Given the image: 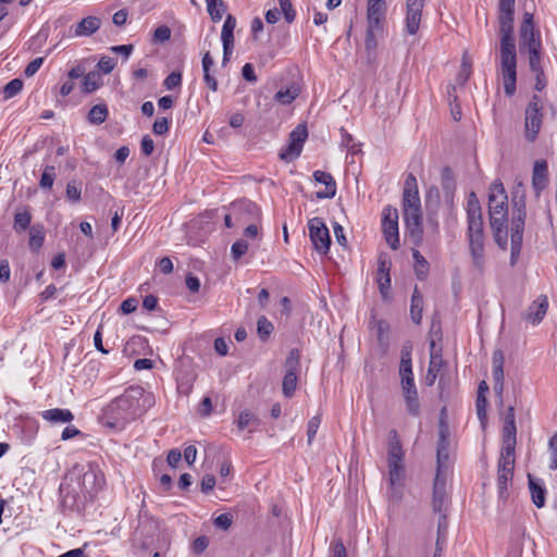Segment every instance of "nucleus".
Segmentation results:
<instances>
[{"label":"nucleus","instance_id":"1","mask_svg":"<svg viewBox=\"0 0 557 557\" xmlns=\"http://www.w3.org/2000/svg\"><path fill=\"white\" fill-rule=\"evenodd\" d=\"M152 403V395L146 393L141 386H129L102 409L100 421L107 428L122 431L140 417Z\"/></svg>","mask_w":557,"mask_h":557},{"label":"nucleus","instance_id":"2","mask_svg":"<svg viewBox=\"0 0 557 557\" xmlns=\"http://www.w3.org/2000/svg\"><path fill=\"white\" fill-rule=\"evenodd\" d=\"M513 14L498 13L499 54L497 72L504 85L506 96L517 90V47L513 36Z\"/></svg>","mask_w":557,"mask_h":557},{"label":"nucleus","instance_id":"3","mask_svg":"<svg viewBox=\"0 0 557 557\" xmlns=\"http://www.w3.org/2000/svg\"><path fill=\"white\" fill-rule=\"evenodd\" d=\"M449 429L441 419L438 424V443L436 449V473L433 482L432 507L433 511L446 513L448 507L447 476L449 472Z\"/></svg>","mask_w":557,"mask_h":557},{"label":"nucleus","instance_id":"4","mask_svg":"<svg viewBox=\"0 0 557 557\" xmlns=\"http://www.w3.org/2000/svg\"><path fill=\"white\" fill-rule=\"evenodd\" d=\"M467 238L472 265L482 272L485 268V245L482 209L474 193H471L467 201Z\"/></svg>","mask_w":557,"mask_h":557},{"label":"nucleus","instance_id":"5","mask_svg":"<svg viewBox=\"0 0 557 557\" xmlns=\"http://www.w3.org/2000/svg\"><path fill=\"white\" fill-rule=\"evenodd\" d=\"M519 52L528 64L543 62L544 48L540 29L534 24L533 14L525 12L519 27Z\"/></svg>","mask_w":557,"mask_h":557},{"label":"nucleus","instance_id":"6","mask_svg":"<svg viewBox=\"0 0 557 557\" xmlns=\"http://www.w3.org/2000/svg\"><path fill=\"white\" fill-rule=\"evenodd\" d=\"M543 110L541 96L533 95L524 111V137L529 143H534L540 134L544 119Z\"/></svg>","mask_w":557,"mask_h":557},{"label":"nucleus","instance_id":"7","mask_svg":"<svg viewBox=\"0 0 557 557\" xmlns=\"http://www.w3.org/2000/svg\"><path fill=\"white\" fill-rule=\"evenodd\" d=\"M285 375L282 383V389L285 397L290 398L297 387L298 382V370L300 367V351L297 348H293L284 363Z\"/></svg>","mask_w":557,"mask_h":557},{"label":"nucleus","instance_id":"8","mask_svg":"<svg viewBox=\"0 0 557 557\" xmlns=\"http://www.w3.org/2000/svg\"><path fill=\"white\" fill-rule=\"evenodd\" d=\"M308 230L314 249L321 255H326L330 250L331 237L323 220L321 218L309 220Z\"/></svg>","mask_w":557,"mask_h":557},{"label":"nucleus","instance_id":"9","mask_svg":"<svg viewBox=\"0 0 557 557\" xmlns=\"http://www.w3.org/2000/svg\"><path fill=\"white\" fill-rule=\"evenodd\" d=\"M515 469V454L500 453L497 469V487L500 498L506 497L509 482L512 480Z\"/></svg>","mask_w":557,"mask_h":557},{"label":"nucleus","instance_id":"10","mask_svg":"<svg viewBox=\"0 0 557 557\" xmlns=\"http://www.w3.org/2000/svg\"><path fill=\"white\" fill-rule=\"evenodd\" d=\"M382 228L387 245L396 250L399 247L398 213L396 209L384 208Z\"/></svg>","mask_w":557,"mask_h":557},{"label":"nucleus","instance_id":"11","mask_svg":"<svg viewBox=\"0 0 557 557\" xmlns=\"http://www.w3.org/2000/svg\"><path fill=\"white\" fill-rule=\"evenodd\" d=\"M488 213H508V197L503 183L495 181L490 186Z\"/></svg>","mask_w":557,"mask_h":557},{"label":"nucleus","instance_id":"12","mask_svg":"<svg viewBox=\"0 0 557 557\" xmlns=\"http://www.w3.org/2000/svg\"><path fill=\"white\" fill-rule=\"evenodd\" d=\"M106 483L104 474L96 463H89L87 470L82 475L83 490L92 495L100 491Z\"/></svg>","mask_w":557,"mask_h":557},{"label":"nucleus","instance_id":"13","mask_svg":"<svg viewBox=\"0 0 557 557\" xmlns=\"http://www.w3.org/2000/svg\"><path fill=\"white\" fill-rule=\"evenodd\" d=\"M403 207L405 210H421L420 196L417 185V178L412 173H409L405 181L403 194Z\"/></svg>","mask_w":557,"mask_h":557},{"label":"nucleus","instance_id":"14","mask_svg":"<svg viewBox=\"0 0 557 557\" xmlns=\"http://www.w3.org/2000/svg\"><path fill=\"white\" fill-rule=\"evenodd\" d=\"M388 467V483L391 488V496L399 499L405 482V466L404 461H387Z\"/></svg>","mask_w":557,"mask_h":557},{"label":"nucleus","instance_id":"15","mask_svg":"<svg viewBox=\"0 0 557 557\" xmlns=\"http://www.w3.org/2000/svg\"><path fill=\"white\" fill-rule=\"evenodd\" d=\"M392 262L386 253H381L377 258L376 283L379 290L384 299L387 298L391 288Z\"/></svg>","mask_w":557,"mask_h":557},{"label":"nucleus","instance_id":"16","mask_svg":"<svg viewBox=\"0 0 557 557\" xmlns=\"http://www.w3.org/2000/svg\"><path fill=\"white\" fill-rule=\"evenodd\" d=\"M424 0H407L406 32L416 35L419 30Z\"/></svg>","mask_w":557,"mask_h":557},{"label":"nucleus","instance_id":"17","mask_svg":"<svg viewBox=\"0 0 557 557\" xmlns=\"http://www.w3.org/2000/svg\"><path fill=\"white\" fill-rule=\"evenodd\" d=\"M404 221L406 230L411 237L412 242L418 245L422 240V212L421 210H405Z\"/></svg>","mask_w":557,"mask_h":557},{"label":"nucleus","instance_id":"18","mask_svg":"<svg viewBox=\"0 0 557 557\" xmlns=\"http://www.w3.org/2000/svg\"><path fill=\"white\" fill-rule=\"evenodd\" d=\"M313 178L315 182L325 186L324 190H319L315 193V197L318 199H331L335 197L337 189L336 182L330 173L317 170L313 172Z\"/></svg>","mask_w":557,"mask_h":557},{"label":"nucleus","instance_id":"19","mask_svg":"<svg viewBox=\"0 0 557 557\" xmlns=\"http://www.w3.org/2000/svg\"><path fill=\"white\" fill-rule=\"evenodd\" d=\"M444 360L441 351L435 349V342L432 341L430 344V362L425 376L426 385L432 386L443 367Z\"/></svg>","mask_w":557,"mask_h":557},{"label":"nucleus","instance_id":"20","mask_svg":"<svg viewBox=\"0 0 557 557\" xmlns=\"http://www.w3.org/2000/svg\"><path fill=\"white\" fill-rule=\"evenodd\" d=\"M101 26V20L90 15L71 27L73 37H88L95 34Z\"/></svg>","mask_w":557,"mask_h":557},{"label":"nucleus","instance_id":"21","mask_svg":"<svg viewBox=\"0 0 557 557\" xmlns=\"http://www.w3.org/2000/svg\"><path fill=\"white\" fill-rule=\"evenodd\" d=\"M548 308V299L547 296L541 295L539 296L528 308L525 313V320L532 322L533 324L540 323L545 317Z\"/></svg>","mask_w":557,"mask_h":557},{"label":"nucleus","instance_id":"22","mask_svg":"<svg viewBox=\"0 0 557 557\" xmlns=\"http://www.w3.org/2000/svg\"><path fill=\"white\" fill-rule=\"evenodd\" d=\"M41 418L51 424L69 423L73 421L74 414L70 409L53 408L44 410L40 413Z\"/></svg>","mask_w":557,"mask_h":557},{"label":"nucleus","instance_id":"23","mask_svg":"<svg viewBox=\"0 0 557 557\" xmlns=\"http://www.w3.org/2000/svg\"><path fill=\"white\" fill-rule=\"evenodd\" d=\"M385 13H386V10H384V9L368 8V13H367V20H368L367 32L383 34Z\"/></svg>","mask_w":557,"mask_h":557},{"label":"nucleus","instance_id":"24","mask_svg":"<svg viewBox=\"0 0 557 557\" xmlns=\"http://www.w3.org/2000/svg\"><path fill=\"white\" fill-rule=\"evenodd\" d=\"M405 453L396 430L388 433L387 461H404Z\"/></svg>","mask_w":557,"mask_h":557},{"label":"nucleus","instance_id":"25","mask_svg":"<svg viewBox=\"0 0 557 557\" xmlns=\"http://www.w3.org/2000/svg\"><path fill=\"white\" fill-rule=\"evenodd\" d=\"M547 164L545 161H536L532 173V186L539 194L547 185Z\"/></svg>","mask_w":557,"mask_h":557},{"label":"nucleus","instance_id":"26","mask_svg":"<svg viewBox=\"0 0 557 557\" xmlns=\"http://www.w3.org/2000/svg\"><path fill=\"white\" fill-rule=\"evenodd\" d=\"M516 424L515 421H505L503 429V447L500 453L515 454Z\"/></svg>","mask_w":557,"mask_h":557},{"label":"nucleus","instance_id":"27","mask_svg":"<svg viewBox=\"0 0 557 557\" xmlns=\"http://www.w3.org/2000/svg\"><path fill=\"white\" fill-rule=\"evenodd\" d=\"M529 488L533 504L537 508H542L545 505L546 490L543 486L541 480L534 479L529 474Z\"/></svg>","mask_w":557,"mask_h":557},{"label":"nucleus","instance_id":"28","mask_svg":"<svg viewBox=\"0 0 557 557\" xmlns=\"http://www.w3.org/2000/svg\"><path fill=\"white\" fill-rule=\"evenodd\" d=\"M403 396L408 413L412 417H418L420 414L418 389L411 388L403 391Z\"/></svg>","mask_w":557,"mask_h":557},{"label":"nucleus","instance_id":"29","mask_svg":"<svg viewBox=\"0 0 557 557\" xmlns=\"http://www.w3.org/2000/svg\"><path fill=\"white\" fill-rule=\"evenodd\" d=\"M423 297L416 286L411 296L410 315L413 323L419 324L422 320Z\"/></svg>","mask_w":557,"mask_h":557},{"label":"nucleus","instance_id":"30","mask_svg":"<svg viewBox=\"0 0 557 557\" xmlns=\"http://www.w3.org/2000/svg\"><path fill=\"white\" fill-rule=\"evenodd\" d=\"M441 185L446 198H451L456 188L454 172L449 166H444L441 173Z\"/></svg>","mask_w":557,"mask_h":557},{"label":"nucleus","instance_id":"31","mask_svg":"<svg viewBox=\"0 0 557 557\" xmlns=\"http://www.w3.org/2000/svg\"><path fill=\"white\" fill-rule=\"evenodd\" d=\"M102 85L101 76L97 72H89L84 75L82 82V91L91 94Z\"/></svg>","mask_w":557,"mask_h":557},{"label":"nucleus","instance_id":"32","mask_svg":"<svg viewBox=\"0 0 557 557\" xmlns=\"http://www.w3.org/2000/svg\"><path fill=\"white\" fill-rule=\"evenodd\" d=\"M412 257L414 260V273L418 280L423 281L429 273V263L419 250L413 249Z\"/></svg>","mask_w":557,"mask_h":557},{"label":"nucleus","instance_id":"33","mask_svg":"<svg viewBox=\"0 0 557 557\" xmlns=\"http://www.w3.org/2000/svg\"><path fill=\"white\" fill-rule=\"evenodd\" d=\"M299 95V88L295 85H292L285 89L278 90L274 99L281 104H289L292 103Z\"/></svg>","mask_w":557,"mask_h":557},{"label":"nucleus","instance_id":"34","mask_svg":"<svg viewBox=\"0 0 557 557\" xmlns=\"http://www.w3.org/2000/svg\"><path fill=\"white\" fill-rule=\"evenodd\" d=\"M108 113L106 104H96L88 113V121L90 124L99 125L106 121Z\"/></svg>","mask_w":557,"mask_h":557},{"label":"nucleus","instance_id":"35","mask_svg":"<svg viewBox=\"0 0 557 557\" xmlns=\"http://www.w3.org/2000/svg\"><path fill=\"white\" fill-rule=\"evenodd\" d=\"M208 13L213 22L221 21L225 11L223 0H206Z\"/></svg>","mask_w":557,"mask_h":557},{"label":"nucleus","instance_id":"36","mask_svg":"<svg viewBox=\"0 0 557 557\" xmlns=\"http://www.w3.org/2000/svg\"><path fill=\"white\" fill-rule=\"evenodd\" d=\"M236 27V18L228 14L224 21L221 32V40L222 41H233L234 42V29Z\"/></svg>","mask_w":557,"mask_h":557},{"label":"nucleus","instance_id":"37","mask_svg":"<svg viewBox=\"0 0 557 557\" xmlns=\"http://www.w3.org/2000/svg\"><path fill=\"white\" fill-rule=\"evenodd\" d=\"M529 67H530V71L532 72V74L535 77L534 88L537 91H542L546 87V85H547V81H546V77H545V73H544V69L542 66V63L531 64V65H529Z\"/></svg>","mask_w":557,"mask_h":557},{"label":"nucleus","instance_id":"38","mask_svg":"<svg viewBox=\"0 0 557 557\" xmlns=\"http://www.w3.org/2000/svg\"><path fill=\"white\" fill-rule=\"evenodd\" d=\"M301 151L302 149L300 147L289 141L288 145L280 151L278 156L281 160L292 162L300 156Z\"/></svg>","mask_w":557,"mask_h":557},{"label":"nucleus","instance_id":"39","mask_svg":"<svg viewBox=\"0 0 557 557\" xmlns=\"http://www.w3.org/2000/svg\"><path fill=\"white\" fill-rule=\"evenodd\" d=\"M55 168L53 165H47L41 174L39 186L42 189H51L55 180Z\"/></svg>","mask_w":557,"mask_h":557},{"label":"nucleus","instance_id":"40","mask_svg":"<svg viewBox=\"0 0 557 557\" xmlns=\"http://www.w3.org/2000/svg\"><path fill=\"white\" fill-rule=\"evenodd\" d=\"M32 221V215L27 210H24L22 212H16L14 215V230L16 232H24L26 231Z\"/></svg>","mask_w":557,"mask_h":557},{"label":"nucleus","instance_id":"41","mask_svg":"<svg viewBox=\"0 0 557 557\" xmlns=\"http://www.w3.org/2000/svg\"><path fill=\"white\" fill-rule=\"evenodd\" d=\"M45 240V233L42 228H37L33 226L29 232V248L34 251H37L39 248H41Z\"/></svg>","mask_w":557,"mask_h":557},{"label":"nucleus","instance_id":"42","mask_svg":"<svg viewBox=\"0 0 557 557\" xmlns=\"http://www.w3.org/2000/svg\"><path fill=\"white\" fill-rule=\"evenodd\" d=\"M472 73L471 64L470 62L463 58L461 61L460 70L456 76V84L457 86L463 87L468 79L470 78Z\"/></svg>","mask_w":557,"mask_h":557},{"label":"nucleus","instance_id":"43","mask_svg":"<svg viewBox=\"0 0 557 557\" xmlns=\"http://www.w3.org/2000/svg\"><path fill=\"white\" fill-rule=\"evenodd\" d=\"M308 137V132L306 125H298L290 134L289 141L294 143L298 147L302 149L304 144Z\"/></svg>","mask_w":557,"mask_h":557},{"label":"nucleus","instance_id":"44","mask_svg":"<svg viewBox=\"0 0 557 557\" xmlns=\"http://www.w3.org/2000/svg\"><path fill=\"white\" fill-rule=\"evenodd\" d=\"M273 331V324L265 318L260 317L257 322V332L261 341H267Z\"/></svg>","mask_w":557,"mask_h":557},{"label":"nucleus","instance_id":"45","mask_svg":"<svg viewBox=\"0 0 557 557\" xmlns=\"http://www.w3.org/2000/svg\"><path fill=\"white\" fill-rule=\"evenodd\" d=\"M23 88V81L20 78H14L10 81L4 87H3V96L4 99H10L16 96Z\"/></svg>","mask_w":557,"mask_h":557},{"label":"nucleus","instance_id":"46","mask_svg":"<svg viewBox=\"0 0 557 557\" xmlns=\"http://www.w3.org/2000/svg\"><path fill=\"white\" fill-rule=\"evenodd\" d=\"M65 194H66V198L71 202H78L81 200V196H82L81 183H78L76 181L69 182L66 185Z\"/></svg>","mask_w":557,"mask_h":557},{"label":"nucleus","instance_id":"47","mask_svg":"<svg viewBox=\"0 0 557 557\" xmlns=\"http://www.w3.org/2000/svg\"><path fill=\"white\" fill-rule=\"evenodd\" d=\"M488 215H490V225H491L492 231L507 228L508 213H499V214L488 213Z\"/></svg>","mask_w":557,"mask_h":557},{"label":"nucleus","instance_id":"48","mask_svg":"<svg viewBox=\"0 0 557 557\" xmlns=\"http://www.w3.org/2000/svg\"><path fill=\"white\" fill-rule=\"evenodd\" d=\"M281 13H283L285 21L289 24L296 17V11L293 8L290 0H278Z\"/></svg>","mask_w":557,"mask_h":557},{"label":"nucleus","instance_id":"49","mask_svg":"<svg viewBox=\"0 0 557 557\" xmlns=\"http://www.w3.org/2000/svg\"><path fill=\"white\" fill-rule=\"evenodd\" d=\"M248 243L245 239L236 240L231 247V253L234 260L240 259L248 251Z\"/></svg>","mask_w":557,"mask_h":557},{"label":"nucleus","instance_id":"50","mask_svg":"<svg viewBox=\"0 0 557 557\" xmlns=\"http://www.w3.org/2000/svg\"><path fill=\"white\" fill-rule=\"evenodd\" d=\"M194 376L184 375L177 379V391L180 394L189 395L193 391Z\"/></svg>","mask_w":557,"mask_h":557},{"label":"nucleus","instance_id":"51","mask_svg":"<svg viewBox=\"0 0 557 557\" xmlns=\"http://www.w3.org/2000/svg\"><path fill=\"white\" fill-rule=\"evenodd\" d=\"M494 391L502 396L504 391V368L493 367Z\"/></svg>","mask_w":557,"mask_h":557},{"label":"nucleus","instance_id":"52","mask_svg":"<svg viewBox=\"0 0 557 557\" xmlns=\"http://www.w3.org/2000/svg\"><path fill=\"white\" fill-rule=\"evenodd\" d=\"M320 424H321V417L319 414L312 417L309 420L308 425H307L308 444L312 443V441L318 432V429L320 428Z\"/></svg>","mask_w":557,"mask_h":557},{"label":"nucleus","instance_id":"53","mask_svg":"<svg viewBox=\"0 0 557 557\" xmlns=\"http://www.w3.org/2000/svg\"><path fill=\"white\" fill-rule=\"evenodd\" d=\"M115 65L116 61L113 58L107 55L101 57L97 64L99 71L103 74H110L114 70Z\"/></svg>","mask_w":557,"mask_h":557},{"label":"nucleus","instance_id":"54","mask_svg":"<svg viewBox=\"0 0 557 557\" xmlns=\"http://www.w3.org/2000/svg\"><path fill=\"white\" fill-rule=\"evenodd\" d=\"M182 84V74L180 72L170 73L163 82L166 89L172 90Z\"/></svg>","mask_w":557,"mask_h":557},{"label":"nucleus","instance_id":"55","mask_svg":"<svg viewBox=\"0 0 557 557\" xmlns=\"http://www.w3.org/2000/svg\"><path fill=\"white\" fill-rule=\"evenodd\" d=\"M170 127V120L166 117H158L153 125H152V132L156 135H164L169 132Z\"/></svg>","mask_w":557,"mask_h":557},{"label":"nucleus","instance_id":"56","mask_svg":"<svg viewBox=\"0 0 557 557\" xmlns=\"http://www.w3.org/2000/svg\"><path fill=\"white\" fill-rule=\"evenodd\" d=\"M255 420V414L249 410H243L237 419V428L243 431Z\"/></svg>","mask_w":557,"mask_h":557},{"label":"nucleus","instance_id":"57","mask_svg":"<svg viewBox=\"0 0 557 557\" xmlns=\"http://www.w3.org/2000/svg\"><path fill=\"white\" fill-rule=\"evenodd\" d=\"M214 525L222 530H227L233 523V516L231 513H221L214 521Z\"/></svg>","mask_w":557,"mask_h":557},{"label":"nucleus","instance_id":"58","mask_svg":"<svg viewBox=\"0 0 557 557\" xmlns=\"http://www.w3.org/2000/svg\"><path fill=\"white\" fill-rule=\"evenodd\" d=\"M215 486V478L213 474H205L200 482L201 492L208 494Z\"/></svg>","mask_w":557,"mask_h":557},{"label":"nucleus","instance_id":"59","mask_svg":"<svg viewBox=\"0 0 557 557\" xmlns=\"http://www.w3.org/2000/svg\"><path fill=\"white\" fill-rule=\"evenodd\" d=\"M42 63H44V58H36L33 61H30L24 71L25 76L26 77L34 76L38 72V70L40 69Z\"/></svg>","mask_w":557,"mask_h":557},{"label":"nucleus","instance_id":"60","mask_svg":"<svg viewBox=\"0 0 557 557\" xmlns=\"http://www.w3.org/2000/svg\"><path fill=\"white\" fill-rule=\"evenodd\" d=\"M133 50H134L133 45L112 46L110 48L111 52L116 53V54H121L124 58L125 61L128 60V58L131 57Z\"/></svg>","mask_w":557,"mask_h":557},{"label":"nucleus","instance_id":"61","mask_svg":"<svg viewBox=\"0 0 557 557\" xmlns=\"http://www.w3.org/2000/svg\"><path fill=\"white\" fill-rule=\"evenodd\" d=\"M137 306H138L137 299L134 297H128L122 301L120 309L124 314H129V313H133L137 309Z\"/></svg>","mask_w":557,"mask_h":557},{"label":"nucleus","instance_id":"62","mask_svg":"<svg viewBox=\"0 0 557 557\" xmlns=\"http://www.w3.org/2000/svg\"><path fill=\"white\" fill-rule=\"evenodd\" d=\"M525 216H522L521 212L517 215H512L510 233H523Z\"/></svg>","mask_w":557,"mask_h":557},{"label":"nucleus","instance_id":"63","mask_svg":"<svg viewBox=\"0 0 557 557\" xmlns=\"http://www.w3.org/2000/svg\"><path fill=\"white\" fill-rule=\"evenodd\" d=\"M140 149H141V152L148 157L150 156L152 152H153V149H154V143L153 140L150 138V136L148 135H145L141 139V143H140Z\"/></svg>","mask_w":557,"mask_h":557},{"label":"nucleus","instance_id":"64","mask_svg":"<svg viewBox=\"0 0 557 557\" xmlns=\"http://www.w3.org/2000/svg\"><path fill=\"white\" fill-rule=\"evenodd\" d=\"M332 557H347L346 548L341 540L333 541L331 544Z\"/></svg>","mask_w":557,"mask_h":557}]
</instances>
